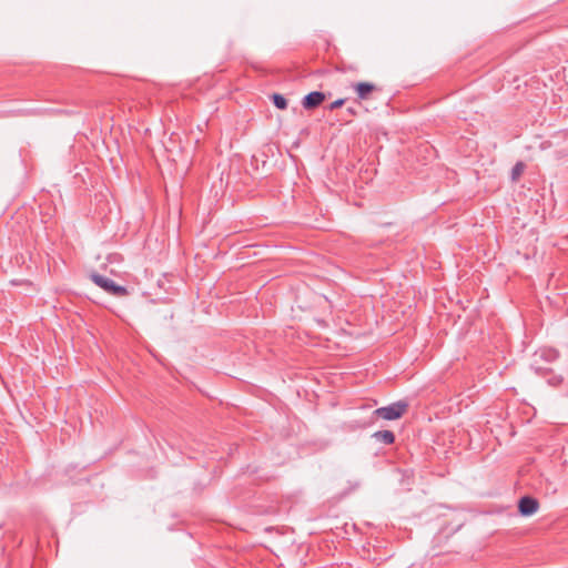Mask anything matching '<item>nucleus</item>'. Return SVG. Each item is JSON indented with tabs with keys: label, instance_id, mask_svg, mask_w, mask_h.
I'll use <instances>...</instances> for the list:
<instances>
[{
	"label": "nucleus",
	"instance_id": "nucleus-1",
	"mask_svg": "<svg viewBox=\"0 0 568 568\" xmlns=\"http://www.w3.org/2000/svg\"><path fill=\"white\" fill-rule=\"evenodd\" d=\"M91 281L104 290L106 293L115 296V297H123L129 294V291L125 286L116 284L113 280L105 277L98 273H92L90 275Z\"/></svg>",
	"mask_w": 568,
	"mask_h": 568
},
{
	"label": "nucleus",
	"instance_id": "nucleus-2",
	"mask_svg": "<svg viewBox=\"0 0 568 568\" xmlns=\"http://www.w3.org/2000/svg\"><path fill=\"white\" fill-rule=\"evenodd\" d=\"M408 404L405 402H396L388 406L377 408L374 414L385 420H395L400 418L407 410Z\"/></svg>",
	"mask_w": 568,
	"mask_h": 568
},
{
	"label": "nucleus",
	"instance_id": "nucleus-3",
	"mask_svg": "<svg viewBox=\"0 0 568 568\" xmlns=\"http://www.w3.org/2000/svg\"><path fill=\"white\" fill-rule=\"evenodd\" d=\"M326 100V94L321 91H312L302 100V106L305 110H314Z\"/></svg>",
	"mask_w": 568,
	"mask_h": 568
},
{
	"label": "nucleus",
	"instance_id": "nucleus-4",
	"mask_svg": "<svg viewBox=\"0 0 568 568\" xmlns=\"http://www.w3.org/2000/svg\"><path fill=\"white\" fill-rule=\"evenodd\" d=\"M538 500L530 496H524L518 501V510L523 516L534 515L538 510Z\"/></svg>",
	"mask_w": 568,
	"mask_h": 568
},
{
	"label": "nucleus",
	"instance_id": "nucleus-5",
	"mask_svg": "<svg viewBox=\"0 0 568 568\" xmlns=\"http://www.w3.org/2000/svg\"><path fill=\"white\" fill-rule=\"evenodd\" d=\"M359 100H367L369 95L377 90L376 85L369 82H358L353 84Z\"/></svg>",
	"mask_w": 568,
	"mask_h": 568
},
{
	"label": "nucleus",
	"instance_id": "nucleus-6",
	"mask_svg": "<svg viewBox=\"0 0 568 568\" xmlns=\"http://www.w3.org/2000/svg\"><path fill=\"white\" fill-rule=\"evenodd\" d=\"M373 438L384 445H392L395 442V435L392 430H377L373 434Z\"/></svg>",
	"mask_w": 568,
	"mask_h": 568
},
{
	"label": "nucleus",
	"instance_id": "nucleus-7",
	"mask_svg": "<svg viewBox=\"0 0 568 568\" xmlns=\"http://www.w3.org/2000/svg\"><path fill=\"white\" fill-rule=\"evenodd\" d=\"M271 98H272L273 104L277 109L285 110L287 108V100L285 99L284 95H282L280 93H274Z\"/></svg>",
	"mask_w": 568,
	"mask_h": 568
},
{
	"label": "nucleus",
	"instance_id": "nucleus-8",
	"mask_svg": "<svg viewBox=\"0 0 568 568\" xmlns=\"http://www.w3.org/2000/svg\"><path fill=\"white\" fill-rule=\"evenodd\" d=\"M525 164L523 162H517L511 169V180L517 181L520 175L524 173Z\"/></svg>",
	"mask_w": 568,
	"mask_h": 568
},
{
	"label": "nucleus",
	"instance_id": "nucleus-9",
	"mask_svg": "<svg viewBox=\"0 0 568 568\" xmlns=\"http://www.w3.org/2000/svg\"><path fill=\"white\" fill-rule=\"evenodd\" d=\"M345 101H346V99H337V100H335L334 102H332V103L327 106V109H328L329 111H334V110H336V109H339V108H342V106L345 104Z\"/></svg>",
	"mask_w": 568,
	"mask_h": 568
},
{
	"label": "nucleus",
	"instance_id": "nucleus-10",
	"mask_svg": "<svg viewBox=\"0 0 568 568\" xmlns=\"http://www.w3.org/2000/svg\"><path fill=\"white\" fill-rule=\"evenodd\" d=\"M547 355H548V359L549 361H552V359H556L558 357V353L556 351H548L547 352Z\"/></svg>",
	"mask_w": 568,
	"mask_h": 568
},
{
	"label": "nucleus",
	"instance_id": "nucleus-11",
	"mask_svg": "<svg viewBox=\"0 0 568 568\" xmlns=\"http://www.w3.org/2000/svg\"><path fill=\"white\" fill-rule=\"evenodd\" d=\"M346 112H347L349 115H352V116H356V115H357V111H356V109H355V108H353V106H348V108L346 109Z\"/></svg>",
	"mask_w": 568,
	"mask_h": 568
}]
</instances>
